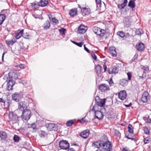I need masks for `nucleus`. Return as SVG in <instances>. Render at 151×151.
Returning a JSON list of instances; mask_svg holds the SVG:
<instances>
[{"mask_svg": "<svg viewBox=\"0 0 151 151\" xmlns=\"http://www.w3.org/2000/svg\"><path fill=\"white\" fill-rule=\"evenodd\" d=\"M90 134V131L88 129H86L81 132L80 134V136L83 138H87Z\"/></svg>", "mask_w": 151, "mask_h": 151, "instance_id": "10", "label": "nucleus"}, {"mask_svg": "<svg viewBox=\"0 0 151 151\" xmlns=\"http://www.w3.org/2000/svg\"><path fill=\"white\" fill-rule=\"evenodd\" d=\"M135 33L136 35L141 36L143 33V31L142 29H139L136 30Z\"/></svg>", "mask_w": 151, "mask_h": 151, "instance_id": "33", "label": "nucleus"}, {"mask_svg": "<svg viewBox=\"0 0 151 151\" xmlns=\"http://www.w3.org/2000/svg\"><path fill=\"white\" fill-rule=\"evenodd\" d=\"M105 99H103L100 100V103L99 104V105L101 106H103L105 104Z\"/></svg>", "mask_w": 151, "mask_h": 151, "instance_id": "37", "label": "nucleus"}, {"mask_svg": "<svg viewBox=\"0 0 151 151\" xmlns=\"http://www.w3.org/2000/svg\"><path fill=\"white\" fill-rule=\"evenodd\" d=\"M48 0H41L39 3V6H46L48 3Z\"/></svg>", "mask_w": 151, "mask_h": 151, "instance_id": "20", "label": "nucleus"}, {"mask_svg": "<svg viewBox=\"0 0 151 151\" xmlns=\"http://www.w3.org/2000/svg\"><path fill=\"white\" fill-rule=\"evenodd\" d=\"M144 48V44L142 43H139L138 46L137 47V49L139 51H143Z\"/></svg>", "mask_w": 151, "mask_h": 151, "instance_id": "24", "label": "nucleus"}, {"mask_svg": "<svg viewBox=\"0 0 151 151\" xmlns=\"http://www.w3.org/2000/svg\"><path fill=\"white\" fill-rule=\"evenodd\" d=\"M75 120H71L68 121L66 123V126H70L72 125L75 121Z\"/></svg>", "mask_w": 151, "mask_h": 151, "instance_id": "35", "label": "nucleus"}, {"mask_svg": "<svg viewBox=\"0 0 151 151\" xmlns=\"http://www.w3.org/2000/svg\"><path fill=\"white\" fill-rule=\"evenodd\" d=\"M23 33V30H18V32L16 33V36L15 37L16 39H18L20 38L21 36L22 37V34Z\"/></svg>", "mask_w": 151, "mask_h": 151, "instance_id": "18", "label": "nucleus"}, {"mask_svg": "<svg viewBox=\"0 0 151 151\" xmlns=\"http://www.w3.org/2000/svg\"><path fill=\"white\" fill-rule=\"evenodd\" d=\"M31 127L34 130L36 129H37L36 125L34 123H33L31 124Z\"/></svg>", "mask_w": 151, "mask_h": 151, "instance_id": "48", "label": "nucleus"}, {"mask_svg": "<svg viewBox=\"0 0 151 151\" xmlns=\"http://www.w3.org/2000/svg\"><path fill=\"white\" fill-rule=\"evenodd\" d=\"M149 93L147 91H145L142 95L141 101L143 103H147L149 99Z\"/></svg>", "mask_w": 151, "mask_h": 151, "instance_id": "6", "label": "nucleus"}, {"mask_svg": "<svg viewBox=\"0 0 151 151\" xmlns=\"http://www.w3.org/2000/svg\"><path fill=\"white\" fill-rule=\"evenodd\" d=\"M122 151H129L127 149L125 148H123L122 149Z\"/></svg>", "mask_w": 151, "mask_h": 151, "instance_id": "64", "label": "nucleus"}, {"mask_svg": "<svg viewBox=\"0 0 151 151\" xmlns=\"http://www.w3.org/2000/svg\"><path fill=\"white\" fill-rule=\"evenodd\" d=\"M84 50L88 52H89V50L86 47L85 45H84Z\"/></svg>", "mask_w": 151, "mask_h": 151, "instance_id": "57", "label": "nucleus"}, {"mask_svg": "<svg viewBox=\"0 0 151 151\" xmlns=\"http://www.w3.org/2000/svg\"><path fill=\"white\" fill-rule=\"evenodd\" d=\"M93 30L95 34L101 37L104 36L106 32L105 30L102 29L97 27H94L93 28Z\"/></svg>", "mask_w": 151, "mask_h": 151, "instance_id": "1", "label": "nucleus"}, {"mask_svg": "<svg viewBox=\"0 0 151 151\" xmlns=\"http://www.w3.org/2000/svg\"><path fill=\"white\" fill-rule=\"evenodd\" d=\"M83 43L82 42H80L79 43H77L76 45L77 46L80 47H81L83 44Z\"/></svg>", "mask_w": 151, "mask_h": 151, "instance_id": "51", "label": "nucleus"}, {"mask_svg": "<svg viewBox=\"0 0 151 151\" xmlns=\"http://www.w3.org/2000/svg\"><path fill=\"white\" fill-rule=\"evenodd\" d=\"M109 83L110 86H112L113 85V82L111 79L110 80Z\"/></svg>", "mask_w": 151, "mask_h": 151, "instance_id": "53", "label": "nucleus"}, {"mask_svg": "<svg viewBox=\"0 0 151 151\" xmlns=\"http://www.w3.org/2000/svg\"><path fill=\"white\" fill-rule=\"evenodd\" d=\"M29 36V35L27 32L22 34V37L25 39H27V37Z\"/></svg>", "mask_w": 151, "mask_h": 151, "instance_id": "45", "label": "nucleus"}, {"mask_svg": "<svg viewBox=\"0 0 151 151\" xmlns=\"http://www.w3.org/2000/svg\"><path fill=\"white\" fill-rule=\"evenodd\" d=\"M84 118H82L80 120V122L81 123L84 122H85L84 120Z\"/></svg>", "mask_w": 151, "mask_h": 151, "instance_id": "60", "label": "nucleus"}, {"mask_svg": "<svg viewBox=\"0 0 151 151\" xmlns=\"http://www.w3.org/2000/svg\"><path fill=\"white\" fill-rule=\"evenodd\" d=\"M118 35L122 37H123L125 36V33L122 32H117Z\"/></svg>", "mask_w": 151, "mask_h": 151, "instance_id": "39", "label": "nucleus"}, {"mask_svg": "<svg viewBox=\"0 0 151 151\" xmlns=\"http://www.w3.org/2000/svg\"><path fill=\"white\" fill-rule=\"evenodd\" d=\"M51 21L54 24H56L58 23V20L55 19V17H53L52 18Z\"/></svg>", "mask_w": 151, "mask_h": 151, "instance_id": "40", "label": "nucleus"}, {"mask_svg": "<svg viewBox=\"0 0 151 151\" xmlns=\"http://www.w3.org/2000/svg\"><path fill=\"white\" fill-rule=\"evenodd\" d=\"M19 137L17 135H15L13 137V140L14 142H18L19 140Z\"/></svg>", "mask_w": 151, "mask_h": 151, "instance_id": "36", "label": "nucleus"}, {"mask_svg": "<svg viewBox=\"0 0 151 151\" xmlns=\"http://www.w3.org/2000/svg\"><path fill=\"white\" fill-rule=\"evenodd\" d=\"M6 19L5 14H0V25H1Z\"/></svg>", "mask_w": 151, "mask_h": 151, "instance_id": "27", "label": "nucleus"}, {"mask_svg": "<svg viewBox=\"0 0 151 151\" xmlns=\"http://www.w3.org/2000/svg\"><path fill=\"white\" fill-rule=\"evenodd\" d=\"M128 79L129 80H130L132 78L131 73L130 72H128L127 73Z\"/></svg>", "mask_w": 151, "mask_h": 151, "instance_id": "46", "label": "nucleus"}, {"mask_svg": "<svg viewBox=\"0 0 151 151\" xmlns=\"http://www.w3.org/2000/svg\"><path fill=\"white\" fill-rule=\"evenodd\" d=\"M102 68V67L99 64H98L96 65L95 68V72L97 74H99L100 73Z\"/></svg>", "mask_w": 151, "mask_h": 151, "instance_id": "22", "label": "nucleus"}, {"mask_svg": "<svg viewBox=\"0 0 151 151\" xmlns=\"http://www.w3.org/2000/svg\"><path fill=\"white\" fill-rule=\"evenodd\" d=\"M143 69L146 71H148L149 70V69L148 68H146L145 67H144L143 68Z\"/></svg>", "mask_w": 151, "mask_h": 151, "instance_id": "63", "label": "nucleus"}, {"mask_svg": "<svg viewBox=\"0 0 151 151\" xmlns=\"http://www.w3.org/2000/svg\"><path fill=\"white\" fill-rule=\"evenodd\" d=\"M128 83V81L127 80L123 79H122L120 83V84L123 86H125L127 85Z\"/></svg>", "mask_w": 151, "mask_h": 151, "instance_id": "32", "label": "nucleus"}, {"mask_svg": "<svg viewBox=\"0 0 151 151\" xmlns=\"http://www.w3.org/2000/svg\"><path fill=\"white\" fill-rule=\"evenodd\" d=\"M128 131L129 133L133 134V128L132 125L129 124L128 127Z\"/></svg>", "mask_w": 151, "mask_h": 151, "instance_id": "34", "label": "nucleus"}, {"mask_svg": "<svg viewBox=\"0 0 151 151\" xmlns=\"http://www.w3.org/2000/svg\"><path fill=\"white\" fill-rule=\"evenodd\" d=\"M96 1L97 4H100L101 3V0H96Z\"/></svg>", "mask_w": 151, "mask_h": 151, "instance_id": "56", "label": "nucleus"}, {"mask_svg": "<svg viewBox=\"0 0 151 151\" xmlns=\"http://www.w3.org/2000/svg\"><path fill=\"white\" fill-rule=\"evenodd\" d=\"M80 8L81 9V11L82 14L83 16L88 15L91 12V10L89 8H81L80 6Z\"/></svg>", "mask_w": 151, "mask_h": 151, "instance_id": "13", "label": "nucleus"}, {"mask_svg": "<svg viewBox=\"0 0 151 151\" xmlns=\"http://www.w3.org/2000/svg\"><path fill=\"white\" fill-rule=\"evenodd\" d=\"M12 99L16 101H18L19 99V93H14L12 96Z\"/></svg>", "mask_w": 151, "mask_h": 151, "instance_id": "21", "label": "nucleus"}, {"mask_svg": "<svg viewBox=\"0 0 151 151\" xmlns=\"http://www.w3.org/2000/svg\"><path fill=\"white\" fill-rule=\"evenodd\" d=\"M87 29V27L83 25H81L78 28V32L80 34H83Z\"/></svg>", "mask_w": 151, "mask_h": 151, "instance_id": "11", "label": "nucleus"}, {"mask_svg": "<svg viewBox=\"0 0 151 151\" xmlns=\"http://www.w3.org/2000/svg\"><path fill=\"white\" fill-rule=\"evenodd\" d=\"M9 117L10 121H17L18 118V117L17 115L12 112H10L9 113Z\"/></svg>", "mask_w": 151, "mask_h": 151, "instance_id": "9", "label": "nucleus"}, {"mask_svg": "<svg viewBox=\"0 0 151 151\" xmlns=\"http://www.w3.org/2000/svg\"><path fill=\"white\" fill-rule=\"evenodd\" d=\"M22 111V118L25 120H28L31 116V111L29 109H26Z\"/></svg>", "mask_w": 151, "mask_h": 151, "instance_id": "4", "label": "nucleus"}, {"mask_svg": "<svg viewBox=\"0 0 151 151\" xmlns=\"http://www.w3.org/2000/svg\"><path fill=\"white\" fill-rule=\"evenodd\" d=\"M144 131L145 134H149V132H150L148 130L147 127H145L144 128Z\"/></svg>", "mask_w": 151, "mask_h": 151, "instance_id": "42", "label": "nucleus"}, {"mask_svg": "<svg viewBox=\"0 0 151 151\" xmlns=\"http://www.w3.org/2000/svg\"><path fill=\"white\" fill-rule=\"evenodd\" d=\"M18 108L19 110L22 111L27 109V107L23 102L21 101L18 103Z\"/></svg>", "mask_w": 151, "mask_h": 151, "instance_id": "17", "label": "nucleus"}, {"mask_svg": "<svg viewBox=\"0 0 151 151\" xmlns=\"http://www.w3.org/2000/svg\"><path fill=\"white\" fill-rule=\"evenodd\" d=\"M99 89L101 92H105L106 91L109 90V86L107 85L106 84H103L99 85Z\"/></svg>", "mask_w": 151, "mask_h": 151, "instance_id": "8", "label": "nucleus"}, {"mask_svg": "<svg viewBox=\"0 0 151 151\" xmlns=\"http://www.w3.org/2000/svg\"><path fill=\"white\" fill-rule=\"evenodd\" d=\"M103 68H104V72H105L106 70V69H107V67L106 66V65H103Z\"/></svg>", "mask_w": 151, "mask_h": 151, "instance_id": "59", "label": "nucleus"}, {"mask_svg": "<svg viewBox=\"0 0 151 151\" xmlns=\"http://www.w3.org/2000/svg\"><path fill=\"white\" fill-rule=\"evenodd\" d=\"M106 109L105 108H102L100 111H95V114L96 118L99 120L102 119L103 118L104 115L103 112L105 111Z\"/></svg>", "mask_w": 151, "mask_h": 151, "instance_id": "5", "label": "nucleus"}, {"mask_svg": "<svg viewBox=\"0 0 151 151\" xmlns=\"http://www.w3.org/2000/svg\"><path fill=\"white\" fill-rule=\"evenodd\" d=\"M15 83V82L14 81L9 80L7 84V90L9 91L12 90V87Z\"/></svg>", "mask_w": 151, "mask_h": 151, "instance_id": "12", "label": "nucleus"}, {"mask_svg": "<svg viewBox=\"0 0 151 151\" xmlns=\"http://www.w3.org/2000/svg\"><path fill=\"white\" fill-rule=\"evenodd\" d=\"M118 97L121 100H124L126 99L127 94V93L125 90L121 91H120L118 93Z\"/></svg>", "mask_w": 151, "mask_h": 151, "instance_id": "7", "label": "nucleus"}, {"mask_svg": "<svg viewBox=\"0 0 151 151\" xmlns=\"http://www.w3.org/2000/svg\"><path fill=\"white\" fill-rule=\"evenodd\" d=\"M30 4L32 7L34 9L37 8L38 7V6H39V3L38 4H37L35 2L31 3H30Z\"/></svg>", "mask_w": 151, "mask_h": 151, "instance_id": "38", "label": "nucleus"}, {"mask_svg": "<svg viewBox=\"0 0 151 151\" xmlns=\"http://www.w3.org/2000/svg\"><path fill=\"white\" fill-rule=\"evenodd\" d=\"M77 11L76 9H72L70 10L69 14L70 16L74 17L77 14Z\"/></svg>", "mask_w": 151, "mask_h": 151, "instance_id": "26", "label": "nucleus"}, {"mask_svg": "<svg viewBox=\"0 0 151 151\" xmlns=\"http://www.w3.org/2000/svg\"><path fill=\"white\" fill-rule=\"evenodd\" d=\"M116 49L114 47H111L109 48V52L111 54V52H113L114 50H115Z\"/></svg>", "mask_w": 151, "mask_h": 151, "instance_id": "44", "label": "nucleus"}, {"mask_svg": "<svg viewBox=\"0 0 151 151\" xmlns=\"http://www.w3.org/2000/svg\"><path fill=\"white\" fill-rule=\"evenodd\" d=\"M12 73V75H16V76H15H15H14V77H13V76H12V78H14L15 79H17V78H18V76H17V75H16L15 73Z\"/></svg>", "mask_w": 151, "mask_h": 151, "instance_id": "55", "label": "nucleus"}, {"mask_svg": "<svg viewBox=\"0 0 151 151\" xmlns=\"http://www.w3.org/2000/svg\"><path fill=\"white\" fill-rule=\"evenodd\" d=\"M115 133L116 135L117 136H120V134L119 132V131L117 130H115Z\"/></svg>", "mask_w": 151, "mask_h": 151, "instance_id": "50", "label": "nucleus"}, {"mask_svg": "<svg viewBox=\"0 0 151 151\" xmlns=\"http://www.w3.org/2000/svg\"><path fill=\"white\" fill-rule=\"evenodd\" d=\"M59 146L61 149L66 150L69 147L70 144L66 140H62L59 142Z\"/></svg>", "mask_w": 151, "mask_h": 151, "instance_id": "2", "label": "nucleus"}, {"mask_svg": "<svg viewBox=\"0 0 151 151\" xmlns=\"http://www.w3.org/2000/svg\"><path fill=\"white\" fill-rule=\"evenodd\" d=\"M68 151H75V150L73 148H70L68 149Z\"/></svg>", "mask_w": 151, "mask_h": 151, "instance_id": "61", "label": "nucleus"}, {"mask_svg": "<svg viewBox=\"0 0 151 151\" xmlns=\"http://www.w3.org/2000/svg\"><path fill=\"white\" fill-rule=\"evenodd\" d=\"M44 29H49L50 27V24L49 21L47 20L46 21L42 26Z\"/></svg>", "mask_w": 151, "mask_h": 151, "instance_id": "25", "label": "nucleus"}, {"mask_svg": "<svg viewBox=\"0 0 151 151\" xmlns=\"http://www.w3.org/2000/svg\"><path fill=\"white\" fill-rule=\"evenodd\" d=\"M25 67V66L24 65L22 64H21L19 65V68H18V70H20L21 69L24 68Z\"/></svg>", "mask_w": 151, "mask_h": 151, "instance_id": "43", "label": "nucleus"}, {"mask_svg": "<svg viewBox=\"0 0 151 151\" xmlns=\"http://www.w3.org/2000/svg\"><path fill=\"white\" fill-rule=\"evenodd\" d=\"M128 6L132 9L134 8L135 6L134 1L133 0L130 1L129 3Z\"/></svg>", "mask_w": 151, "mask_h": 151, "instance_id": "28", "label": "nucleus"}, {"mask_svg": "<svg viewBox=\"0 0 151 151\" xmlns=\"http://www.w3.org/2000/svg\"><path fill=\"white\" fill-rule=\"evenodd\" d=\"M111 54L112 55L113 57L116 56L117 55V52L116 51V50H114V51L113 52H111Z\"/></svg>", "mask_w": 151, "mask_h": 151, "instance_id": "47", "label": "nucleus"}, {"mask_svg": "<svg viewBox=\"0 0 151 151\" xmlns=\"http://www.w3.org/2000/svg\"><path fill=\"white\" fill-rule=\"evenodd\" d=\"M0 102L2 103V104L3 105H5V101L2 98H0Z\"/></svg>", "mask_w": 151, "mask_h": 151, "instance_id": "49", "label": "nucleus"}, {"mask_svg": "<svg viewBox=\"0 0 151 151\" xmlns=\"http://www.w3.org/2000/svg\"><path fill=\"white\" fill-rule=\"evenodd\" d=\"M59 31L60 32H62V34H65V29L64 28H62L61 29H59Z\"/></svg>", "mask_w": 151, "mask_h": 151, "instance_id": "54", "label": "nucleus"}, {"mask_svg": "<svg viewBox=\"0 0 151 151\" xmlns=\"http://www.w3.org/2000/svg\"><path fill=\"white\" fill-rule=\"evenodd\" d=\"M132 105V104L131 103H130L128 105H125V106L126 107H130Z\"/></svg>", "mask_w": 151, "mask_h": 151, "instance_id": "62", "label": "nucleus"}, {"mask_svg": "<svg viewBox=\"0 0 151 151\" xmlns=\"http://www.w3.org/2000/svg\"><path fill=\"white\" fill-rule=\"evenodd\" d=\"M39 135L41 137H44L47 135V134L45 131L41 130L39 132Z\"/></svg>", "mask_w": 151, "mask_h": 151, "instance_id": "30", "label": "nucleus"}, {"mask_svg": "<svg viewBox=\"0 0 151 151\" xmlns=\"http://www.w3.org/2000/svg\"><path fill=\"white\" fill-rule=\"evenodd\" d=\"M97 105H95L93 106V107L92 109V110L93 111H96V108H97Z\"/></svg>", "mask_w": 151, "mask_h": 151, "instance_id": "58", "label": "nucleus"}, {"mask_svg": "<svg viewBox=\"0 0 151 151\" xmlns=\"http://www.w3.org/2000/svg\"><path fill=\"white\" fill-rule=\"evenodd\" d=\"M144 142L145 144L148 143L150 142L149 138L147 137L144 138Z\"/></svg>", "mask_w": 151, "mask_h": 151, "instance_id": "41", "label": "nucleus"}, {"mask_svg": "<svg viewBox=\"0 0 151 151\" xmlns=\"http://www.w3.org/2000/svg\"><path fill=\"white\" fill-rule=\"evenodd\" d=\"M91 56L92 57V58H93L95 60H96V59H97V57L95 55V54L94 53H92L91 54Z\"/></svg>", "mask_w": 151, "mask_h": 151, "instance_id": "52", "label": "nucleus"}, {"mask_svg": "<svg viewBox=\"0 0 151 151\" xmlns=\"http://www.w3.org/2000/svg\"><path fill=\"white\" fill-rule=\"evenodd\" d=\"M7 137V134L5 131H0V138L1 140L5 141Z\"/></svg>", "mask_w": 151, "mask_h": 151, "instance_id": "16", "label": "nucleus"}, {"mask_svg": "<svg viewBox=\"0 0 151 151\" xmlns=\"http://www.w3.org/2000/svg\"><path fill=\"white\" fill-rule=\"evenodd\" d=\"M101 144H102L101 142H96L93 143V146L95 147L99 148L100 147H102Z\"/></svg>", "mask_w": 151, "mask_h": 151, "instance_id": "31", "label": "nucleus"}, {"mask_svg": "<svg viewBox=\"0 0 151 151\" xmlns=\"http://www.w3.org/2000/svg\"><path fill=\"white\" fill-rule=\"evenodd\" d=\"M102 148L103 151H110L112 148V145L111 143L108 141L101 144Z\"/></svg>", "mask_w": 151, "mask_h": 151, "instance_id": "3", "label": "nucleus"}, {"mask_svg": "<svg viewBox=\"0 0 151 151\" xmlns=\"http://www.w3.org/2000/svg\"><path fill=\"white\" fill-rule=\"evenodd\" d=\"M47 128L49 131H56L57 129V124L53 123L48 124Z\"/></svg>", "mask_w": 151, "mask_h": 151, "instance_id": "14", "label": "nucleus"}, {"mask_svg": "<svg viewBox=\"0 0 151 151\" xmlns=\"http://www.w3.org/2000/svg\"><path fill=\"white\" fill-rule=\"evenodd\" d=\"M107 71L108 73L110 74H116L118 72L119 69L116 66H114L111 70L108 69Z\"/></svg>", "mask_w": 151, "mask_h": 151, "instance_id": "15", "label": "nucleus"}, {"mask_svg": "<svg viewBox=\"0 0 151 151\" xmlns=\"http://www.w3.org/2000/svg\"><path fill=\"white\" fill-rule=\"evenodd\" d=\"M127 3V0H124L122 4L118 5V8L120 9V10L122 11V9H123L124 7L126 6Z\"/></svg>", "mask_w": 151, "mask_h": 151, "instance_id": "19", "label": "nucleus"}, {"mask_svg": "<svg viewBox=\"0 0 151 151\" xmlns=\"http://www.w3.org/2000/svg\"><path fill=\"white\" fill-rule=\"evenodd\" d=\"M16 42V40L14 38L12 40L6 41V44L9 45H12Z\"/></svg>", "mask_w": 151, "mask_h": 151, "instance_id": "29", "label": "nucleus"}, {"mask_svg": "<svg viewBox=\"0 0 151 151\" xmlns=\"http://www.w3.org/2000/svg\"><path fill=\"white\" fill-rule=\"evenodd\" d=\"M124 22L125 26L127 27H129L131 25V22L128 18H125Z\"/></svg>", "mask_w": 151, "mask_h": 151, "instance_id": "23", "label": "nucleus"}]
</instances>
